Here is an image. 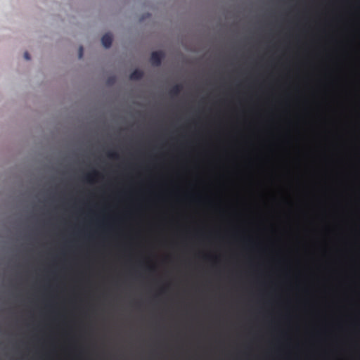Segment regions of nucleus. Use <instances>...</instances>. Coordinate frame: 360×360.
<instances>
[{"mask_svg":"<svg viewBox=\"0 0 360 360\" xmlns=\"http://www.w3.org/2000/svg\"><path fill=\"white\" fill-rule=\"evenodd\" d=\"M107 155L108 158H110L111 159H118L119 158V155L115 151H108L107 153Z\"/></svg>","mask_w":360,"mask_h":360,"instance_id":"nucleus-6","label":"nucleus"},{"mask_svg":"<svg viewBox=\"0 0 360 360\" xmlns=\"http://www.w3.org/2000/svg\"><path fill=\"white\" fill-rule=\"evenodd\" d=\"M112 42V37L110 33L105 34L101 38V43L105 48H110Z\"/></svg>","mask_w":360,"mask_h":360,"instance_id":"nucleus-2","label":"nucleus"},{"mask_svg":"<svg viewBox=\"0 0 360 360\" xmlns=\"http://www.w3.org/2000/svg\"><path fill=\"white\" fill-rule=\"evenodd\" d=\"M165 54L162 51H154L150 56V62L153 66H160Z\"/></svg>","mask_w":360,"mask_h":360,"instance_id":"nucleus-1","label":"nucleus"},{"mask_svg":"<svg viewBox=\"0 0 360 360\" xmlns=\"http://www.w3.org/2000/svg\"><path fill=\"white\" fill-rule=\"evenodd\" d=\"M99 176V173L96 171V170H94L91 173H89L86 176V179L89 181H92L95 177H97Z\"/></svg>","mask_w":360,"mask_h":360,"instance_id":"nucleus-5","label":"nucleus"},{"mask_svg":"<svg viewBox=\"0 0 360 360\" xmlns=\"http://www.w3.org/2000/svg\"><path fill=\"white\" fill-rule=\"evenodd\" d=\"M182 90V86L180 84H176L175 86H174L171 90H170V94L173 96H177L180 94V92Z\"/></svg>","mask_w":360,"mask_h":360,"instance_id":"nucleus-4","label":"nucleus"},{"mask_svg":"<svg viewBox=\"0 0 360 360\" xmlns=\"http://www.w3.org/2000/svg\"><path fill=\"white\" fill-rule=\"evenodd\" d=\"M143 77V72L142 70L136 69L134 70L129 75V78L131 80H140Z\"/></svg>","mask_w":360,"mask_h":360,"instance_id":"nucleus-3","label":"nucleus"},{"mask_svg":"<svg viewBox=\"0 0 360 360\" xmlns=\"http://www.w3.org/2000/svg\"><path fill=\"white\" fill-rule=\"evenodd\" d=\"M83 56V47L80 46L79 49V58H82Z\"/></svg>","mask_w":360,"mask_h":360,"instance_id":"nucleus-7","label":"nucleus"},{"mask_svg":"<svg viewBox=\"0 0 360 360\" xmlns=\"http://www.w3.org/2000/svg\"><path fill=\"white\" fill-rule=\"evenodd\" d=\"M24 58H25L27 60H30V54H29V53H28V52H27V51H26V52H25V53H24Z\"/></svg>","mask_w":360,"mask_h":360,"instance_id":"nucleus-8","label":"nucleus"}]
</instances>
